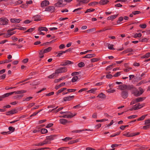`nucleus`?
<instances>
[{
    "label": "nucleus",
    "instance_id": "obj_21",
    "mask_svg": "<svg viewBox=\"0 0 150 150\" xmlns=\"http://www.w3.org/2000/svg\"><path fill=\"white\" fill-rule=\"evenodd\" d=\"M118 15H114L111 16H109L107 18V20H113Z\"/></svg>",
    "mask_w": 150,
    "mask_h": 150
},
{
    "label": "nucleus",
    "instance_id": "obj_45",
    "mask_svg": "<svg viewBox=\"0 0 150 150\" xmlns=\"http://www.w3.org/2000/svg\"><path fill=\"white\" fill-rule=\"evenodd\" d=\"M97 90V88H92L90 90L88 91L87 92L88 93L91 92V93H94L95 91Z\"/></svg>",
    "mask_w": 150,
    "mask_h": 150
},
{
    "label": "nucleus",
    "instance_id": "obj_6",
    "mask_svg": "<svg viewBox=\"0 0 150 150\" xmlns=\"http://www.w3.org/2000/svg\"><path fill=\"white\" fill-rule=\"evenodd\" d=\"M132 85H126L125 84H123L122 85V90L124 91L125 90H131V88H132Z\"/></svg>",
    "mask_w": 150,
    "mask_h": 150
},
{
    "label": "nucleus",
    "instance_id": "obj_16",
    "mask_svg": "<svg viewBox=\"0 0 150 150\" xmlns=\"http://www.w3.org/2000/svg\"><path fill=\"white\" fill-rule=\"evenodd\" d=\"M21 20L19 19L13 18L11 19V21L12 23H18L20 22Z\"/></svg>",
    "mask_w": 150,
    "mask_h": 150
},
{
    "label": "nucleus",
    "instance_id": "obj_19",
    "mask_svg": "<svg viewBox=\"0 0 150 150\" xmlns=\"http://www.w3.org/2000/svg\"><path fill=\"white\" fill-rule=\"evenodd\" d=\"M38 31L40 32L42 31H48V29L45 27H41L39 28Z\"/></svg>",
    "mask_w": 150,
    "mask_h": 150
},
{
    "label": "nucleus",
    "instance_id": "obj_2",
    "mask_svg": "<svg viewBox=\"0 0 150 150\" xmlns=\"http://www.w3.org/2000/svg\"><path fill=\"white\" fill-rule=\"evenodd\" d=\"M8 20L5 17H2L0 18V25H6L8 23Z\"/></svg>",
    "mask_w": 150,
    "mask_h": 150
},
{
    "label": "nucleus",
    "instance_id": "obj_27",
    "mask_svg": "<svg viewBox=\"0 0 150 150\" xmlns=\"http://www.w3.org/2000/svg\"><path fill=\"white\" fill-rule=\"evenodd\" d=\"M52 49L51 47H49L48 48L45 49L44 50H43L44 53H46L50 51Z\"/></svg>",
    "mask_w": 150,
    "mask_h": 150
},
{
    "label": "nucleus",
    "instance_id": "obj_54",
    "mask_svg": "<svg viewBox=\"0 0 150 150\" xmlns=\"http://www.w3.org/2000/svg\"><path fill=\"white\" fill-rule=\"evenodd\" d=\"M132 12L133 14L134 15H136V14H139L141 13V12L139 11H133Z\"/></svg>",
    "mask_w": 150,
    "mask_h": 150
},
{
    "label": "nucleus",
    "instance_id": "obj_37",
    "mask_svg": "<svg viewBox=\"0 0 150 150\" xmlns=\"http://www.w3.org/2000/svg\"><path fill=\"white\" fill-rule=\"evenodd\" d=\"M72 139V138L69 137H66L65 138L62 139V140L65 141V142H67L69 140H71Z\"/></svg>",
    "mask_w": 150,
    "mask_h": 150
},
{
    "label": "nucleus",
    "instance_id": "obj_25",
    "mask_svg": "<svg viewBox=\"0 0 150 150\" xmlns=\"http://www.w3.org/2000/svg\"><path fill=\"white\" fill-rule=\"evenodd\" d=\"M93 130H90V129H86L82 130H75L72 131L74 133H79L83 131H92Z\"/></svg>",
    "mask_w": 150,
    "mask_h": 150
},
{
    "label": "nucleus",
    "instance_id": "obj_8",
    "mask_svg": "<svg viewBox=\"0 0 150 150\" xmlns=\"http://www.w3.org/2000/svg\"><path fill=\"white\" fill-rule=\"evenodd\" d=\"M63 2V0H58L57 2L54 4V6L59 7H63L64 5L62 4Z\"/></svg>",
    "mask_w": 150,
    "mask_h": 150
},
{
    "label": "nucleus",
    "instance_id": "obj_62",
    "mask_svg": "<svg viewBox=\"0 0 150 150\" xmlns=\"http://www.w3.org/2000/svg\"><path fill=\"white\" fill-rule=\"evenodd\" d=\"M53 125V124L52 123H49L48 124L47 126L46 127V128H50L51 127H52Z\"/></svg>",
    "mask_w": 150,
    "mask_h": 150
},
{
    "label": "nucleus",
    "instance_id": "obj_38",
    "mask_svg": "<svg viewBox=\"0 0 150 150\" xmlns=\"http://www.w3.org/2000/svg\"><path fill=\"white\" fill-rule=\"evenodd\" d=\"M35 29V28H31L29 29L27 31L25 32V33H26V32H30L31 33Z\"/></svg>",
    "mask_w": 150,
    "mask_h": 150
},
{
    "label": "nucleus",
    "instance_id": "obj_34",
    "mask_svg": "<svg viewBox=\"0 0 150 150\" xmlns=\"http://www.w3.org/2000/svg\"><path fill=\"white\" fill-rule=\"evenodd\" d=\"M42 144H43V145L45 144H50L51 143V142L50 141H49L47 139V138L45 139L43 142H42Z\"/></svg>",
    "mask_w": 150,
    "mask_h": 150
},
{
    "label": "nucleus",
    "instance_id": "obj_22",
    "mask_svg": "<svg viewBox=\"0 0 150 150\" xmlns=\"http://www.w3.org/2000/svg\"><path fill=\"white\" fill-rule=\"evenodd\" d=\"M97 97H99L102 99H105L106 98L105 95L103 93H101L99 94L97 96Z\"/></svg>",
    "mask_w": 150,
    "mask_h": 150
},
{
    "label": "nucleus",
    "instance_id": "obj_35",
    "mask_svg": "<svg viewBox=\"0 0 150 150\" xmlns=\"http://www.w3.org/2000/svg\"><path fill=\"white\" fill-rule=\"evenodd\" d=\"M96 55L95 54H87L88 58H90L92 57H94Z\"/></svg>",
    "mask_w": 150,
    "mask_h": 150
},
{
    "label": "nucleus",
    "instance_id": "obj_26",
    "mask_svg": "<svg viewBox=\"0 0 150 150\" xmlns=\"http://www.w3.org/2000/svg\"><path fill=\"white\" fill-rule=\"evenodd\" d=\"M43 50H40L39 52V57L40 58H42L44 57L43 54L45 53L43 52Z\"/></svg>",
    "mask_w": 150,
    "mask_h": 150
},
{
    "label": "nucleus",
    "instance_id": "obj_32",
    "mask_svg": "<svg viewBox=\"0 0 150 150\" xmlns=\"http://www.w3.org/2000/svg\"><path fill=\"white\" fill-rule=\"evenodd\" d=\"M79 79L78 77L77 76H74L71 80V81L73 82H74L76 81Z\"/></svg>",
    "mask_w": 150,
    "mask_h": 150
},
{
    "label": "nucleus",
    "instance_id": "obj_15",
    "mask_svg": "<svg viewBox=\"0 0 150 150\" xmlns=\"http://www.w3.org/2000/svg\"><path fill=\"white\" fill-rule=\"evenodd\" d=\"M55 137V135H52L49 136H47L46 137V138L50 142V141L53 140Z\"/></svg>",
    "mask_w": 150,
    "mask_h": 150
},
{
    "label": "nucleus",
    "instance_id": "obj_13",
    "mask_svg": "<svg viewBox=\"0 0 150 150\" xmlns=\"http://www.w3.org/2000/svg\"><path fill=\"white\" fill-rule=\"evenodd\" d=\"M41 16L40 15H37L33 16V18L34 19V21H38L42 20L41 18Z\"/></svg>",
    "mask_w": 150,
    "mask_h": 150
},
{
    "label": "nucleus",
    "instance_id": "obj_49",
    "mask_svg": "<svg viewBox=\"0 0 150 150\" xmlns=\"http://www.w3.org/2000/svg\"><path fill=\"white\" fill-rule=\"evenodd\" d=\"M81 73V72L80 71L79 72H73L71 73V75L72 76H74L76 75H78Z\"/></svg>",
    "mask_w": 150,
    "mask_h": 150
},
{
    "label": "nucleus",
    "instance_id": "obj_57",
    "mask_svg": "<svg viewBox=\"0 0 150 150\" xmlns=\"http://www.w3.org/2000/svg\"><path fill=\"white\" fill-rule=\"evenodd\" d=\"M121 72H118L116 73L113 76L115 77L118 76L120 74Z\"/></svg>",
    "mask_w": 150,
    "mask_h": 150
},
{
    "label": "nucleus",
    "instance_id": "obj_44",
    "mask_svg": "<svg viewBox=\"0 0 150 150\" xmlns=\"http://www.w3.org/2000/svg\"><path fill=\"white\" fill-rule=\"evenodd\" d=\"M140 41L144 42H147L148 40H149V38H142V39H140Z\"/></svg>",
    "mask_w": 150,
    "mask_h": 150
},
{
    "label": "nucleus",
    "instance_id": "obj_53",
    "mask_svg": "<svg viewBox=\"0 0 150 150\" xmlns=\"http://www.w3.org/2000/svg\"><path fill=\"white\" fill-rule=\"evenodd\" d=\"M139 27L142 28H145L146 27V25L144 24H140L139 25Z\"/></svg>",
    "mask_w": 150,
    "mask_h": 150
},
{
    "label": "nucleus",
    "instance_id": "obj_50",
    "mask_svg": "<svg viewBox=\"0 0 150 150\" xmlns=\"http://www.w3.org/2000/svg\"><path fill=\"white\" fill-rule=\"evenodd\" d=\"M137 117V115H131L129 116H128L127 117V118L128 119H131V118H135Z\"/></svg>",
    "mask_w": 150,
    "mask_h": 150
},
{
    "label": "nucleus",
    "instance_id": "obj_59",
    "mask_svg": "<svg viewBox=\"0 0 150 150\" xmlns=\"http://www.w3.org/2000/svg\"><path fill=\"white\" fill-rule=\"evenodd\" d=\"M23 96V95L22 94L16 95L14 97L15 98H21Z\"/></svg>",
    "mask_w": 150,
    "mask_h": 150
},
{
    "label": "nucleus",
    "instance_id": "obj_36",
    "mask_svg": "<svg viewBox=\"0 0 150 150\" xmlns=\"http://www.w3.org/2000/svg\"><path fill=\"white\" fill-rule=\"evenodd\" d=\"M114 45L112 44H109L108 45V47L109 50H114L115 49L113 47Z\"/></svg>",
    "mask_w": 150,
    "mask_h": 150
},
{
    "label": "nucleus",
    "instance_id": "obj_46",
    "mask_svg": "<svg viewBox=\"0 0 150 150\" xmlns=\"http://www.w3.org/2000/svg\"><path fill=\"white\" fill-rule=\"evenodd\" d=\"M124 19V18L122 16H121L119 18L118 20L117 21V22L118 23H120L121 21H123Z\"/></svg>",
    "mask_w": 150,
    "mask_h": 150
},
{
    "label": "nucleus",
    "instance_id": "obj_23",
    "mask_svg": "<svg viewBox=\"0 0 150 150\" xmlns=\"http://www.w3.org/2000/svg\"><path fill=\"white\" fill-rule=\"evenodd\" d=\"M146 98L145 97H138L136 99V101L137 102L142 101L143 100L146 99Z\"/></svg>",
    "mask_w": 150,
    "mask_h": 150
},
{
    "label": "nucleus",
    "instance_id": "obj_47",
    "mask_svg": "<svg viewBox=\"0 0 150 150\" xmlns=\"http://www.w3.org/2000/svg\"><path fill=\"white\" fill-rule=\"evenodd\" d=\"M143 129L145 130L149 129H150V124L147 125L146 126H143Z\"/></svg>",
    "mask_w": 150,
    "mask_h": 150
},
{
    "label": "nucleus",
    "instance_id": "obj_17",
    "mask_svg": "<svg viewBox=\"0 0 150 150\" xmlns=\"http://www.w3.org/2000/svg\"><path fill=\"white\" fill-rule=\"evenodd\" d=\"M13 94V92L6 93L4 94V95L1 96L3 99L4 98L6 97H8V96L12 95Z\"/></svg>",
    "mask_w": 150,
    "mask_h": 150
},
{
    "label": "nucleus",
    "instance_id": "obj_43",
    "mask_svg": "<svg viewBox=\"0 0 150 150\" xmlns=\"http://www.w3.org/2000/svg\"><path fill=\"white\" fill-rule=\"evenodd\" d=\"M100 59L99 58H93L91 59V61L92 62H96L99 60Z\"/></svg>",
    "mask_w": 150,
    "mask_h": 150
},
{
    "label": "nucleus",
    "instance_id": "obj_1",
    "mask_svg": "<svg viewBox=\"0 0 150 150\" xmlns=\"http://www.w3.org/2000/svg\"><path fill=\"white\" fill-rule=\"evenodd\" d=\"M67 71V69L66 67H61L55 71V73L57 74L66 72Z\"/></svg>",
    "mask_w": 150,
    "mask_h": 150
},
{
    "label": "nucleus",
    "instance_id": "obj_39",
    "mask_svg": "<svg viewBox=\"0 0 150 150\" xmlns=\"http://www.w3.org/2000/svg\"><path fill=\"white\" fill-rule=\"evenodd\" d=\"M96 30V29L95 28H93L91 29H90L88 30H86V32L87 33H91L93 31H94Z\"/></svg>",
    "mask_w": 150,
    "mask_h": 150
},
{
    "label": "nucleus",
    "instance_id": "obj_14",
    "mask_svg": "<svg viewBox=\"0 0 150 150\" xmlns=\"http://www.w3.org/2000/svg\"><path fill=\"white\" fill-rule=\"evenodd\" d=\"M18 112V111L16 110H11L7 112L6 114V115H9L11 114H13L15 113H17Z\"/></svg>",
    "mask_w": 150,
    "mask_h": 150
},
{
    "label": "nucleus",
    "instance_id": "obj_3",
    "mask_svg": "<svg viewBox=\"0 0 150 150\" xmlns=\"http://www.w3.org/2000/svg\"><path fill=\"white\" fill-rule=\"evenodd\" d=\"M73 62L70 61L68 60H65L61 62L60 65L61 66H68L70 64H72Z\"/></svg>",
    "mask_w": 150,
    "mask_h": 150
},
{
    "label": "nucleus",
    "instance_id": "obj_5",
    "mask_svg": "<svg viewBox=\"0 0 150 150\" xmlns=\"http://www.w3.org/2000/svg\"><path fill=\"white\" fill-rule=\"evenodd\" d=\"M140 133L139 132H137L136 133H130L129 132H128L127 133L124 134L123 135L124 136H126L127 137H132L133 136H135L139 134Z\"/></svg>",
    "mask_w": 150,
    "mask_h": 150
},
{
    "label": "nucleus",
    "instance_id": "obj_51",
    "mask_svg": "<svg viewBox=\"0 0 150 150\" xmlns=\"http://www.w3.org/2000/svg\"><path fill=\"white\" fill-rule=\"evenodd\" d=\"M8 129L9 131L13 132L15 131V128L12 127L10 126L8 127Z\"/></svg>",
    "mask_w": 150,
    "mask_h": 150
},
{
    "label": "nucleus",
    "instance_id": "obj_29",
    "mask_svg": "<svg viewBox=\"0 0 150 150\" xmlns=\"http://www.w3.org/2000/svg\"><path fill=\"white\" fill-rule=\"evenodd\" d=\"M65 83L64 82L62 83H60L59 85L58 86H56L55 87V89L56 90H57L58 88H59L60 87L64 86L65 85Z\"/></svg>",
    "mask_w": 150,
    "mask_h": 150
},
{
    "label": "nucleus",
    "instance_id": "obj_63",
    "mask_svg": "<svg viewBox=\"0 0 150 150\" xmlns=\"http://www.w3.org/2000/svg\"><path fill=\"white\" fill-rule=\"evenodd\" d=\"M137 103V101H136V99H133L132 100V102H131L130 105H133L135 103Z\"/></svg>",
    "mask_w": 150,
    "mask_h": 150
},
{
    "label": "nucleus",
    "instance_id": "obj_58",
    "mask_svg": "<svg viewBox=\"0 0 150 150\" xmlns=\"http://www.w3.org/2000/svg\"><path fill=\"white\" fill-rule=\"evenodd\" d=\"M139 93L140 94V96L141 94H142L144 92V91L143 89L141 88H139Z\"/></svg>",
    "mask_w": 150,
    "mask_h": 150
},
{
    "label": "nucleus",
    "instance_id": "obj_64",
    "mask_svg": "<svg viewBox=\"0 0 150 150\" xmlns=\"http://www.w3.org/2000/svg\"><path fill=\"white\" fill-rule=\"evenodd\" d=\"M67 147H62L58 148L57 150H66Z\"/></svg>",
    "mask_w": 150,
    "mask_h": 150
},
{
    "label": "nucleus",
    "instance_id": "obj_30",
    "mask_svg": "<svg viewBox=\"0 0 150 150\" xmlns=\"http://www.w3.org/2000/svg\"><path fill=\"white\" fill-rule=\"evenodd\" d=\"M147 115H142L141 117L138 118L137 120L138 121H142V120H143L145 118V117Z\"/></svg>",
    "mask_w": 150,
    "mask_h": 150
},
{
    "label": "nucleus",
    "instance_id": "obj_41",
    "mask_svg": "<svg viewBox=\"0 0 150 150\" xmlns=\"http://www.w3.org/2000/svg\"><path fill=\"white\" fill-rule=\"evenodd\" d=\"M78 65L79 67H82L84 66L85 64L84 62H81L78 64Z\"/></svg>",
    "mask_w": 150,
    "mask_h": 150
},
{
    "label": "nucleus",
    "instance_id": "obj_12",
    "mask_svg": "<svg viewBox=\"0 0 150 150\" xmlns=\"http://www.w3.org/2000/svg\"><path fill=\"white\" fill-rule=\"evenodd\" d=\"M74 98V96H69L63 98L64 101H70L73 99Z\"/></svg>",
    "mask_w": 150,
    "mask_h": 150
},
{
    "label": "nucleus",
    "instance_id": "obj_10",
    "mask_svg": "<svg viewBox=\"0 0 150 150\" xmlns=\"http://www.w3.org/2000/svg\"><path fill=\"white\" fill-rule=\"evenodd\" d=\"M55 9V8L53 6H49L45 8V11H48L51 13L54 12Z\"/></svg>",
    "mask_w": 150,
    "mask_h": 150
},
{
    "label": "nucleus",
    "instance_id": "obj_18",
    "mask_svg": "<svg viewBox=\"0 0 150 150\" xmlns=\"http://www.w3.org/2000/svg\"><path fill=\"white\" fill-rule=\"evenodd\" d=\"M60 123L65 125L68 122L67 120L64 119H61L59 120Z\"/></svg>",
    "mask_w": 150,
    "mask_h": 150
},
{
    "label": "nucleus",
    "instance_id": "obj_4",
    "mask_svg": "<svg viewBox=\"0 0 150 150\" xmlns=\"http://www.w3.org/2000/svg\"><path fill=\"white\" fill-rule=\"evenodd\" d=\"M131 90H132V93L134 94L135 96L137 97L140 96L139 91L133 85L132 88H131Z\"/></svg>",
    "mask_w": 150,
    "mask_h": 150
},
{
    "label": "nucleus",
    "instance_id": "obj_52",
    "mask_svg": "<svg viewBox=\"0 0 150 150\" xmlns=\"http://www.w3.org/2000/svg\"><path fill=\"white\" fill-rule=\"evenodd\" d=\"M92 51V50H88L87 51H85L84 52H81L80 53V54L81 55L83 54H85L87 53V52H89L91 51Z\"/></svg>",
    "mask_w": 150,
    "mask_h": 150
},
{
    "label": "nucleus",
    "instance_id": "obj_40",
    "mask_svg": "<svg viewBox=\"0 0 150 150\" xmlns=\"http://www.w3.org/2000/svg\"><path fill=\"white\" fill-rule=\"evenodd\" d=\"M57 73H55V71L54 73H53L51 75L49 76H48V78L50 79H53L54 78V77L55 76Z\"/></svg>",
    "mask_w": 150,
    "mask_h": 150
},
{
    "label": "nucleus",
    "instance_id": "obj_55",
    "mask_svg": "<svg viewBox=\"0 0 150 150\" xmlns=\"http://www.w3.org/2000/svg\"><path fill=\"white\" fill-rule=\"evenodd\" d=\"M17 29L20 30H26V28L25 27H21L19 28H17Z\"/></svg>",
    "mask_w": 150,
    "mask_h": 150
},
{
    "label": "nucleus",
    "instance_id": "obj_61",
    "mask_svg": "<svg viewBox=\"0 0 150 150\" xmlns=\"http://www.w3.org/2000/svg\"><path fill=\"white\" fill-rule=\"evenodd\" d=\"M35 103H30L29 104V105L28 106V108H30L33 106H34L35 105Z\"/></svg>",
    "mask_w": 150,
    "mask_h": 150
},
{
    "label": "nucleus",
    "instance_id": "obj_20",
    "mask_svg": "<svg viewBox=\"0 0 150 150\" xmlns=\"http://www.w3.org/2000/svg\"><path fill=\"white\" fill-rule=\"evenodd\" d=\"M26 91L25 90L19 91H15L13 92V94L15 93V94H22L25 93Z\"/></svg>",
    "mask_w": 150,
    "mask_h": 150
},
{
    "label": "nucleus",
    "instance_id": "obj_33",
    "mask_svg": "<svg viewBox=\"0 0 150 150\" xmlns=\"http://www.w3.org/2000/svg\"><path fill=\"white\" fill-rule=\"evenodd\" d=\"M150 56V53L148 52L146 53L142 57V58H148Z\"/></svg>",
    "mask_w": 150,
    "mask_h": 150
},
{
    "label": "nucleus",
    "instance_id": "obj_11",
    "mask_svg": "<svg viewBox=\"0 0 150 150\" xmlns=\"http://www.w3.org/2000/svg\"><path fill=\"white\" fill-rule=\"evenodd\" d=\"M49 4V2L48 1L44 0L41 3V6L42 8Z\"/></svg>",
    "mask_w": 150,
    "mask_h": 150
},
{
    "label": "nucleus",
    "instance_id": "obj_60",
    "mask_svg": "<svg viewBox=\"0 0 150 150\" xmlns=\"http://www.w3.org/2000/svg\"><path fill=\"white\" fill-rule=\"evenodd\" d=\"M127 53L133 51V49L132 48H128L126 50Z\"/></svg>",
    "mask_w": 150,
    "mask_h": 150
},
{
    "label": "nucleus",
    "instance_id": "obj_31",
    "mask_svg": "<svg viewBox=\"0 0 150 150\" xmlns=\"http://www.w3.org/2000/svg\"><path fill=\"white\" fill-rule=\"evenodd\" d=\"M40 132L42 134H44L47 133L48 131L46 129L43 128L41 129Z\"/></svg>",
    "mask_w": 150,
    "mask_h": 150
},
{
    "label": "nucleus",
    "instance_id": "obj_56",
    "mask_svg": "<svg viewBox=\"0 0 150 150\" xmlns=\"http://www.w3.org/2000/svg\"><path fill=\"white\" fill-rule=\"evenodd\" d=\"M144 122L145 125L149 124H150V119L145 120Z\"/></svg>",
    "mask_w": 150,
    "mask_h": 150
},
{
    "label": "nucleus",
    "instance_id": "obj_42",
    "mask_svg": "<svg viewBox=\"0 0 150 150\" xmlns=\"http://www.w3.org/2000/svg\"><path fill=\"white\" fill-rule=\"evenodd\" d=\"M142 35V34L141 33H136L134 36V38H137V37H140Z\"/></svg>",
    "mask_w": 150,
    "mask_h": 150
},
{
    "label": "nucleus",
    "instance_id": "obj_24",
    "mask_svg": "<svg viewBox=\"0 0 150 150\" xmlns=\"http://www.w3.org/2000/svg\"><path fill=\"white\" fill-rule=\"evenodd\" d=\"M109 1L108 0H102L100 1L99 3L101 5H104L107 4Z\"/></svg>",
    "mask_w": 150,
    "mask_h": 150
},
{
    "label": "nucleus",
    "instance_id": "obj_48",
    "mask_svg": "<svg viewBox=\"0 0 150 150\" xmlns=\"http://www.w3.org/2000/svg\"><path fill=\"white\" fill-rule=\"evenodd\" d=\"M95 9L93 8H89L87 9L86 11L85 12V13H87L91 12H93L95 11Z\"/></svg>",
    "mask_w": 150,
    "mask_h": 150
},
{
    "label": "nucleus",
    "instance_id": "obj_9",
    "mask_svg": "<svg viewBox=\"0 0 150 150\" xmlns=\"http://www.w3.org/2000/svg\"><path fill=\"white\" fill-rule=\"evenodd\" d=\"M121 95L122 97L124 99L127 98L128 96V93L127 90L123 91L121 93Z\"/></svg>",
    "mask_w": 150,
    "mask_h": 150
},
{
    "label": "nucleus",
    "instance_id": "obj_28",
    "mask_svg": "<svg viewBox=\"0 0 150 150\" xmlns=\"http://www.w3.org/2000/svg\"><path fill=\"white\" fill-rule=\"evenodd\" d=\"M76 1L80 3H82L83 4L87 3L89 1L88 0H76Z\"/></svg>",
    "mask_w": 150,
    "mask_h": 150
},
{
    "label": "nucleus",
    "instance_id": "obj_7",
    "mask_svg": "<svg viewBox=\"0 0 150 150\" xmlns=\"http://www.w3.org/2000/svg\"><path fill=\"white\" fill-rule=\"evenodd\" d=\"M76 113H75L74 115L72 113L70 112L69 114H67V115H64L62 116H60L59 117L64 118H71L76 115Z\"/></svg>",
    "mask_w": 150,
    "mask_h": 150
}]
</instances>
